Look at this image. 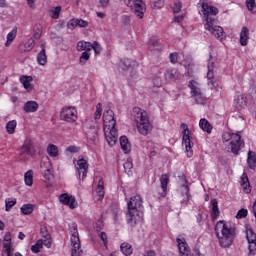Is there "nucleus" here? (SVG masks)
<instances>
[{
    "label": "nucleus",
    "mask_w": 256,
    "mask_h": 256,
    "mask_svg": "<svg viewBox=\"0 0 256 256\" xmlns=\"http://www.w3.org/2000/svg\"><path fill=\"white\" fill-rule=\"evenodd\" d=\"M215 233L220 247L229 249L237 237V227L225 220H220L215 225Z\"/></svg>",
    "instance_id": "f257e3e1"
},
{
    "label": "nucleus",
    "mask_w": 256,
    "mask_h": 256,
    "mask_svg": "<svg viewBox=\"0 0 256 256\" xmlns=\"http://www.w3.org/2000/svg\"><path fill=\"white\" fill-rule=\"evenodd\" d=\"M126 221L131 227L143 221V198L137 194L132 196L127 203Z\"/></svg>",
    "instance_id": "f03ea898"
},
{
    "label": "nucleus",
    "mask_w": 256,
    "mask_h": 256,
    "mask_svg": "<svg viewBox=\"0 0 256 256\" xmlns=\"http://www.w3.org/2000/svg\"><path fill=\"white\" fill-rule=\"evenodd\" d=\"M103 123L105 139L110 147H114L117 144L119 135L117 134V121L115 120L113 110L108 109L104 111Z\"/></svg>",
    "instance_id": "7ed1b4c3"
},
{
    "label": "nucleus",
    "mask_w": 256,
    "mask_h": 256,
    "mask_svg": "<svg viewBox=\"0 0 256 256\" xmlns=\"http://www.w3.org/2000/svg\"><path fill=\"white\" fill-rule=\"evenodd\" d=\"M132 115L140 135H149L153 129V125H151V119L149 118L147 111L140 107H134Z\"/></svg>",
    "instance_id": "20e7f679"
},
{
    "label": "nucleus",
    "mask_w": 256,
    "mask_h": 256,
    "mask_svg": "<svg viewBox=\"0 0 256 256\" xmlns=\"http://www.w3.org/2000/svg\"><path fill=\"white\" fill-rule=\"evenodd\" d=\"M222 140L226 150L234 155H239V151L245 147V141L241 139L238 133L224 132Z\"/></svg>",
    "instance_id": "39448f33"
},
{
    "label": "nucleus",
    "mask_w": 256,
    "mask_h": 256,
    "mask_svg": "<svg viewBox=\"0 0 256 256\" xmlns=\"http://www.w3.org/2000/svg\"><path fill=\"white\" fill-rule=\"evenodd\" d=\"M182 129V143L185 146V153L188 158L193 157V132L189 130L187 124L182 123L180 125Z\"/></svg>",
    "instance_id": "423d86ee"
},
{
    "label": "nucleus",
    "mask_w": 256,
    "mask_h": 256,
    "mask_svg": "<svg viewBox=\"0 0 256 256\" xmlns=\"http://www.w3.org/2000/svg\"><path fill=\"white\" fill-rule=\"evenodd\" d=\"M204 29L206 31H209L211 35H213L218 41H225L227 39V35L225 34V30H223V27L217 25V21L209 20L208 23L204 24Z\"/></svg>",
    "instance_id": "0eeeda50"
},
{
    "label": "nucleus",
    "mask_w": 256,
    "mask_h": 256,
    "mask_svg": "<svg viewBox=\"0 0 256 256\" xmlns=\"http://www.w3.org/2000/svg\"><path fill=\"white\" fill-rule=\"evenodd\" d=\"M71 256H82L83 255V250H81V240L79 239V232L77 230V225L72 226L71 230Z\"/></svg>",
    "instance_id": "6e6552de"
},
{
    "label": "nucleus",
    "mask_w": 256,
    "mask_h": 256,
    "mask_svg": "<svg viewBox=\"0 0 256 256\" xmlns=\"http://www.w3.org/2000/svg\"><path fill=\"white\" fill-rule=\"evenodd\" d=\"M124 3L130 9H134L135 15L138 17V19H143V17H145L147 7L143 0H124Z\"/></svg>",
    "instance_id": "1a4fd4ad"
},
{
    "label": "nucleus",
    "mask_w": 256,
    "mask_h": 256,
    "mask_svg": "<svg viewBox=\"0 0 256 256\" xmlns=\"http://www.w3.org/2000/svg\"><path fill=\"white\" fill-rule=\"evenodd\" d=\"M60 119L66 123H75L79 116L77 115V108L74 106H65L60 112Z\"/></svg>",
    "instance_id": "9d476101"
},
{
    "label": "nucleus",
    "mask_w": 256,
    "mask_h": 256,
    "mask_svg": "<svg viewBox=\"0 0 256 256\" xmlns=\"http://www.w3.org/2000/svg\"><path fill=\"white\" fill-rule=\"evenodd\" d=\"M201 7L206 23H209V20L210 22L217 21L219 10L216 7L209 5L205 0H202Z\"/></svg>",
    "instance_id": "9b49d317"
},
{
    "label": "nucleus",
    "mask_w": 256,
    "mask_h": 256,
    "mask_svg": "<svg viewBox=\"0 0 256 256\" xmlns=\"http://www.w3.org/2000/svg\"><path fill=\"white\" fill-rule=\"evenodd\" d=\"M188 87L190 89L191 97H193L196 103H203V93L201 88H199V82L195 80H190L188 82Z\"/></svg>",
    "instance_id": "f8f14e48"
},
{
    "label": "nucleus",
    "mask_w": 256,
    "mask_h": 256,
    "mask_svg": "<svg viewBox=\"0 0 256 256\" xmlns=\"http://www.w3.org/2000/svg\"><path fill=\"white\" fill-rule=\"evenodd\" d=\"M103 115V106L101 103H98L96 105V111L94 113V120L92 121V124H90V129L92 131V134L97 135L99 133V123H97L98 119H101V116Z\"/></svg>",
    "instance_id": "ddd939ff"
},
{
    "label": "nucleus",
    "mask_w": 256,
    "mask_h": 256,
    "mask_svg": "<svg viewBox=\"0 0 256 256\" xmlns=\"http://www.w3.org/2000/svg\"><path fill=\"white\" fill-rule=\"evenodd\" d=\"M21 155H27L28 157H35L37 150L32 140H26L20 148Z\"/></svg>",
    "instance_id": "4468645a"
},
{
    "label": "nucleus",
    "mask_w": 256,
    "mask_h": 256,
    "mask_svg": "<svg viewBox=\"0 0 256 256\" xmlns=\"http://www.w3.org/2000/svg\"><path fill=\"white\" fill-rule=\"evenodd\" d=\"M76 170L79 175V179H81L82 175V181H85L87 173L89 171V163L87 162V160H85V158L78 159Z\"/></svg>",
    "instance_id": "2eb2a0df"
},
{
    "label": "nucleus",
    "mask_w": 256,
    "mask_h": 256,
    "mask_svg": "<svg viewBox=\"0 0 256 256\" xmlns=\"http://www.w3.org/2000/svg\"><path fill=\"white\" fill-rule=\"evenodd\" d=\"M176 243L178 244L179 256H191V248L185 238H177Z\"/></svg>",
    "instance_id": "dca6fc26"
},
{
    "label": "nucleus",
    "mask_w": 256,
    "mask_h": 256,
    "mask_svg": "<svg viewBox=\"0 0 256 256\" xmlns=\"http://www.w3.org/2000/svg\"><path fill=\"white\" fill-rule=\"evenodd\" d=\"M59 201L62 203V205H66L70 209H77V200H75V198L69 194H61Z\"/></svg>",
    "instance_id": "f3484780"
},
{
    "label": "nucleus",
    "mask_w": 256,
    "mask_h": 256,
    "mask_svg": "<svg viewBox=\"0 0 256 256\" xmlns=\"http://www.w3.org/2000/svg\"><path fill=\"white\" fill-rule=\"evenodd\" d=\"M139 67V63L135 60H131L128 58H124L119 63V69H122V71H129V69L135 70Z\"/></svg>",
    "instance_id": "a211bd4d"
},
{
    "label": "nucleus",
    "mask_w": 256,
    "mask_h": 256,
    "mask_svg": "<svg viewBox=\"0 0 256 256\" xmlns=\"http://www.w3.org/2000/svg\"><path fill=\"white\" fill-rule=\"evenodd\" d=\"M11 249V232H7L4 236L2 256H13V254H11Z\"/></svg>",
    "instance_id": "6ab92c4d"
},
{
    "label": "nucleus",
    "mask_w": 256,
    "mask_h": 256,
    "mask_svg": "<svg viewBox=\"0 0 256 256\" xmlns=\"http://www.w3.org/2000/svg\"><path fill=\"white\" fill-rule=\"evenodd\" d=\"M214 69H215V63L209 61L207 79H208V85H211V89H215V87H217V82H215V78L213 74Z\"/></svg>",
    "instance_id": "aec40b11"
},
{
    "label": "nucleus",
    "mask_w": 256,
    "mask_h": 256,
    "mask_svg": "<svg viewBox=\"0 0 256 256\" xmlns=\"http://www.w3.org/2000/svg\"><path fill=\"white\" fill-rule=\"evenodd\" d=\"M234 106L238 111H241V109H245L247 107V96L243 94H239L234 99Z\"/></svg>",
    "instance_id": "412c9836"
},
{
    "label": "nucleus",
    "mask_w": 256,
    "mask_h": 256,
    "mask_svg": "<svg viewBox=\"0 0 256 256\" xmlns=\"http://www.w3.org/2000/svg\"><path fill=\"white\" fill-rule=\"evenodd\" d=\"M240 185L242 187V191L246 194L251 193V183L249 182V176H247V173L245 172L241 176Z\"/></svg>",
    "instance_id": "4be33fe9"
},
{
    "label": "nucleus",
    "mask_w": 256,
    "mask_h": 256,
    "mask_svg": "<svg viewBox=\"0 0 256 256\" xmlns=\"http://www.w3.org/2000/svg\"><path fill=\"white\" fill-rule=\"evenodd\" d=\"M169 185V174H162L160 177L161 197H167V186Z\"/></svg>",
    "instance_id": "5701e85b"
},
{
    "label": "nucleus",
    "mask_w": 256,
    "mask_h": 256,
    "mask_svg": "<svg viewBox=\"0 0 256 256\" xmlns=\"http://www.w3.org/2000/svg\"><path fill=\"white\" fill-rule=\"evenodd\" d=\"M248 43H249V28H247V26H244L240 31V45L242 47H247Z\"/></svg>",
    "instance_id": "b1692460"
},
{
    "label": "nucleus",
    "mask_w": 256,
    "mask_h": 256,
    "mask_svg": "<svg viewBox=\"0 0 256 256\" xmlns=\"http://www.w3.org/2000/svg\"><path fill=\"white\" fill-rule=\"evenodd\" d=\"M33 47H35V40L30 38L25 44H20L18 49L21 53H27L33 51Z\"/></svg>",
    "instance_id": "393cba45"
},
{
    "label": "nucleus",
    "mask_w": 256,
    "mask_h": 256,
    "mask_svg": "<svg viewBox=\"0 0 256 256\" xmlns=\"http://www.w3.org/2000/svg\"><path fill=\"white\" fill-rule=\"evenodd\" d=\"M120 147L126 155L131 153V143L129 142V138H127V136L120 137Z\"/></svg>",
    "instance_id": "a878e982"
},
{
    "label": "nucleus",
    "mask_w": 256,
    "mask_h": 256,
    "mask_svg": "<svg viewBox=\"0 0 256 256\" xmlns=\"http://www.w3.org/2000/svg\"><path fill=\"white\" fill-rule=\"evenodd\" d=\"M32 81H33V76L23 75L20 77V83H22L26 91H33V84H31Z\"/></svg>",
    "instance_id": "bb28decb"
},
{
    "label": "nucleus",
    "mask_w": 256,
    "mask_h": 256,
    "mask_svg": "<svg viewBox=\"0 0 256 256\" xmlns=\"http://www.w3.org/2000/svg\"><path fill=\"white\" fill-rule=\"evenodd\" d=\"M199 127L202 129V131H205L208 134H211V131H213V125L209 123V120L205 118H201L199 121Z\"/></svg>",
    "instance_id": "cd10ccee"
},
{
    "label": "nucleus",
    "mask_w": 256,
    "mask_h": 256,
    "mask_svg": "<svg viewBox=\"0 0 256 256\" xmlns=\"http://www.w3.org/2000/svg\"><path fill=\"white\" fill-rule=\"evenodd\" d=\"M23 109L25 113H35L39 109V104L35 101H28L24 104Z\"/></svg>",
    "instance_id": "c85d7f7f"
},
{
    "label": "nucleus",
    "mask_w": 256,
    "mask_h": 256,
    "mask_svg": "<svg viewBox=\"0 0 256 256\" xmlns=\"http://www.w3.org/2000/svg\"><path fill=\"white\" fill-rule=\"evenodd\" d=\"M211 205H212V212H211L212 219L214 220L219 219V215L221 214V212L219 211V202L217 201V199H212Z\"/></svg>",
    "instance_id": "c756f323"
},
{
    "label": "nucleus",
    "mask_w": 256,
    "mask_h": 256,
    "mask_svg": "<svg viewBox=\"0 0 256 256\" xmlns=\"http://www.w3.org/2000/svg\"><path fill=\"white\" fill-rule=\"evenodd\" d=\"M120 251L125 256H131L133 255V246L127 242H124L120 245Z\"/></svg>",
    "instance_id": "7c9ffc66"
},
{
    "label": "nucleus",
    "mask_w": 256,
    "mask_h": 256,
    "mask_svg": "<svg viewBox=\"0 0 256 256\" xmlns=\"http://www.w3.org/2000/svg\"><path fill=\"white\" fill-rule=\"evenodd\" d=\"M247 163L250 169H253V170L256 169V153L255 152L253 151L248 152Z\"/></svg>",
    "instance_id": "2f4dec72"
},
{
    "label": "nucleus",
    "mask_w": 256,
    "mask_h": 256,
    "mask_svg": "<svg viewBox=\"0 0 256 256\" xmlns=\"http://www.w3.org/2000/svg\"><path fill=\"white\" fill-rule=\"evenodd\" d=\"M43 35V26L41 24H35L33 28V39H36V41H39L41 39V36Z\"/></svg>",
    "instance_id": "473e14b6"
},
{
    "label": "nucleus",
    "mask_w": 256,
    "mask_h": 256,
    "mask_svg": "<svg viewBox=\"0 0 256 256\" xmlns=\"http://www.w3.org/2000/svg\"><path fill=\"white\" fill-rule=\"evenodd\" d=\"M16 37H17V27L13 28L12 31L7 34L5 47H9L11 43L15 41Z\"/></svg>",
    "instance_id": "72a5a7b5"
},
{
    "label": "nucleus",
    "mask_w": 256,
    "mask_h": 256,
    "mask_svg": "<svg viewBox=\"0 0 256 256\" xmlns=\"http://www.w3.org/2000/svg\"><path fill=\"white\" fill-rule=\"evenodd\" d=\"M49 157H59V147L54 144H48L46 149Z\"/></svg>",
    "instance_id": "f704fd0d"
},
{
    "label": "nucleus",
    "mask_w": 256,
    "mask_h": 256,
    "mask_svg": "<svg viewBox=\"0 0 256 256\" xmlns=\"http://www.w3.org/2000/svg\"><path fill=\"white\" fill-rule=\"evenodd\" d=\"M22 215H31L35 211V205L23 204L20 208Z\"/></svg>",
    "instance_id": "c9c22d12"
},
{
    "label": "nucleus",
    "mask_w": 256,
    "mask_h": 256,
    "mask_svg": "<svg viewBox=\"0 0 256 256\" xmlns=\"http://www.w3.org/2000/svg\"><path fill=\"white\" fill-rule=\"evenodd\" d=\"M24 183L27 187H33V170H28L24 174Z\"/></svg>",
    "instance_id": "e433bc0d"
},
{
    "label": "nucleus",
    "mask_w": 256,
    "mask_h": 256,
    "mask_svg": "<svg viewBox=\"0 0 256 256\" xmlns=\"http://www.w3.org/2000/svg\"><path fill=\"white\" fill-rule=\"evenodd\" d=\"M76 49L77 51H91V42L79 41Z\"/></svg>",
    "instance_id": "4c0bfd02"
},
{
    "label": "nucleus",
    "mask_w": 256,
    "mask_h": 256,
    "mask_svg": "<svg viewBox=\"0 0 256 256\" xmlns=\"http://www.w3.org/2000/svg\"><path fill=\"white\" fill-rule=\"evenodd\" d=\"M37 62L40 64V65H47V54H46V51H45V48H43L38 56H37Z\"/></svg>",
    "instance_id": "58836bf2"
},
{
    "label": "nucleus",
    "mask_w": 256,
    "mask_h": 256,
    "mask_svg": "<svg viewBox=\"0 0 256 256\" xmlns=\"http://www.w3.org/2000/svg\"><path fill=\"white\" fill-rule=\"evenodd\" d=\"M15 129H17V120L7 122L6 131L9 135H13V133H15Z\"/></svg>",
    "instance_id": "ea45409f"
},
{
    "label": "nucleus",
    "mask_w": 256,
    "mask_h": 256,
    "mask_svg": "<svg viewBox=\"0 0 256 256\" xmlns=\"http://www.w3.org/2000/svg\"><path fill=\"white\" fill-rule=\"evenodd\" d=\"M96 193L98 195V199L101 201L105 197V187L103 186V180H99L97 188H96Z\"/></svg>",
    "instance_id": "a19ab883"
},
{
    "label": "nucleus",
    "mask_w": 256,
    "mask_h": 256,
    "mask_svg": "<svg viewBox=\"0 0 256 256\" xmlns=\"http://www.w3.org/2000/svg\"><path fill=\"white\" fill-rule=\"evenodd\" d=\"M179 178L184 183L182 187H184L186 190V201H189V197H191V194H189V185H187V177L185 176V174H182L179 176Z\"/></svg>",
    "instance_id": "79ce46f5"
},
{
    "label": "nucleus",
    "mask_w": 256,
    "mask_h": 256,
    "mask_svg": "<svg viewBox=\"0 0 256 256\" xmlns=\"http://www.w3.org/2000/svg\"><path fill=\"white\" fill-rule=\"evenodd\" d=\"M246 238L248 243H256V234L253 229L246 230Z\"/></svg>",
    "instance_id": "37998d69"
},
{
    "label": "nucleus",
    "mask_w": 256,
    "mask_h": 256,
    "mask_svg": "<svg viewBox=\"0 0 256 256\" xmlns=\"http://www.w3.org/2000/svg\"><path fill=\"white\" fill-rule=\"evenodd\" d=\"M89 59H91V53H89V51H84L79 59L80 65H85Z\"/></svg>",
    "instance_id": "c03bdc74"
},
{
    "label": "nucleus",
    "mask_w": 256,
    "mask_h": 256,
    "mask_svg": "<svg viewBox=\"0 0 256 256\" xmlns=\"http://www.w3.org/2000/svg\"><path fill=\"white\" fill-rule=\"evenodd\" d=\"M15 205H17V200H13L11 198L5 199L6 211H11V209H13V207H15Z\"/></svg>",
    "instance_id": "a18cd8bd"
},
{
    "label": "nucleus",
    "mask_w": 256,
    "mask_h": 256,
    "mask_svg": "<svg viewBox=\"0 0 256 256\" xmlns=\"http://www.w3.org/2000/svg\"><path fill=\"white\" fill-rule=\"evenodd\" d=\"M93 49L95 55H100L101 51H103V47H101V44L97 41H94L91 44V50Z\"/></svg>",
    "instance_id": "49530a36"
},
{
    "label": "nucleus",
    "mask_w": 256,
    "mask_h": 256,
    "mask_svg": "<svg viewBox=\"0 0 256 256\" xmlns=\"http://www.w3.org/2000/svg\"><path fill=\"white\" fill-rule=\"evenodd\" d=\"M246 7L251 13H256V0H246Z\"/></svg>",
    "instance_id": "de8ad7c7"
},
{
    "label": "nucleus",
    "mask_w": 256,
    "mask_h": 256,
    "mask_svg": "<svg viewBox=\"0 0 256 256\" xmlns=\"http://www.w3.org/2000/svg\"><path fill=\"white\" fill-rule=\"evenodd\" d=\"M35 245H37L40 249H43V245L49 248L51 247V240H49V238H46L45 240L40 239L35 243Z\"/></svg>",
    "instance_id": "09e8293b"
},
{
    "label": "nucleus",
    "mask_w": 256,
    "mask_h": 256,
    "mask_svg": "<svg viewBox=\"0 0 256 256\" xmlns=\"http://www.w3.org/2000/svg\"><path fill=\"white\" fill-rule=\"evenodd\" d=\"M60 15H61V6H57L50 11V16L52 17V19H59Z\"/></svg>",
    "instance_id": "8fccbe9b"
},
{
    "label": "nucleus",
    "mask_w": 256,
    "mask_h": 256,
    "mask_svg": "<svg viewBox=\"0 0 256 256\" xmlns=\"http://www.w3.org/2000/svg\"><path fill=\"white\" fill-rule=\"evenodd\" d=\"M164 6H165V1H163V0H152L151 1V7L153 9H161Z\"/></svg>",
    "instance_id": "3c124183"
},
{
    "label": "nucleus",
    "mask_w": 256,
    "mask_h": 256,
    "mask_svg": "<svg viewBox=\"0 0 256 256\" xmlns=\"http://www.w3.org/2000/svg\"><path fill=\"white\" fill-rule=\"evenodd\" d=\"M148 45H149L148 47H149L150 51H155V50L159 49V41H157L156 38L150 39Z\"/></svg>",
    "instance_id": "603ef678"
},
{
    "label": "nucleus",
    "mask_w": 256,
    "mask_h": 256,
    "mask_svg": "<svg viewBox=\"0 0 256 256\" xmlns=\"http://www.w3.org/2000/svg\"><path fill=\"white\" fill-rule=\"evenodd\" d=\"M166 79H169L170 81H173L174 79H177V71L174 69H168L165 74Z\"/></svg>",
    "instance_id": "864d4df0"
},
{
    "label": "nucleus",
    "mask_w": 256,
    "mask_h": 256,
    "mask_svg": "<svg viewBox=\"0 0 256 256\" xmlns=\"http://www.w3.org/2000/svg\"><path fill=\"white\" fill-rule=\"evenodd\" d=\"M249 215V211L245 208L240 209L236 214V219H245Z\"/></svg>",
    "instance_id": "5fc2aeb1"
},
{
    "label": "nucleus",
    "mask_w": 256,
    "mask_h": 256,
    "mask_svg": "<svg viewBox=\"0 0 256 256\" xmlns=\"http://www.w3.org/2000/svg\"><path fill=\"white\" fill-rule=\"evenodd\" d=\"M182 9H183V4L181 3L180 0H176L174 2V7H173L174 13H181Z\"/></svg>",
    "instance_id": "6e6d98bb"
},
{
    "label": "nucleus",
    "mask_w": 256,
    "mask_h": 256,
    "mask_svg": "<svg viewBox=\"0 0 256 256\" xmlns=\"http://www.w3.org/2000/svg\"><path fill=\"white\" fill-rule=\"evenodd\" d=\"M249 255H256V242H248Z\"/></svg>",
    "instance_id": "4d7b16f0"
},
{
    "label": "nucleus",
    "mask_w": 256,
    "mask_h": 256,
    "mask_svg": "<svg viewBox=\"0 0 256 256\" xmlns=\"http://www.w3.org/2000/svg\"><path fill=\"white\" fill-rule=\"evenodd\" d=\"M125 173H131V170L133 169V162L126 161L123 165Z\"/></svg>",
    "instance_id": "13d9d810"
},
{
    "label": "nucleus",
    "mask_w": 256,
    "mask_h": 256,
    "mask_svg": "<svg viewBox=\"0 0 256 256\" xmlns=\"http://www.w3.org/2000/svg\"><path fill=\"white\" fill-rule=\"evenodd\" d=\"M75 27H78L77 19L73 18V19L69 20V22L67 23V28L70 29L71 31H73V29H75Z\"/></svg>",
    "instance_id": "bf43d9fd"
},
{
    "label": "nucleus",
    "mask_w": 256,
    "mask_h": 256,
    "mask_svg": "<svg viewBox=\"0 0 256 256\" xmlns=\"http://www.w3.org/2000/svg\"><path fill=\"white\" fill-rule=\"evenodd\" d=\"M169 58L170 61L175 64L177 61H179V54L177 52L171 53Z\"/></svg>",
    "instance_id": "052dcab7"
},
{
    "label": "nucleus",
    "mask_w": 256,
    "mask_h": 256,
    "mask_svg": "<svg viewBox=\"0 0 256 256\" xmlns=\"http://www.w3.org/2000/svg\"><path fill=\"white\" fill-rule=\"evenodd\" d=\"M66 151H68V153H79V147L69 146L66 148Z\"/></svg>",
    "instance_id": "680f3d73"
},
{
    "label": "nucleus",
    "mask_w": 256,
    "mask_h": 256,
    "mask_svg": "<svg viewBox=\"0 0 256 256\" xmlns=\"http://www.w3.org/2000/svg\"><path fill=\"white\" fill-rule=\"evenodd\" d=\"M99 237H100L101 241H103L104 245L107 247V233L101 232L99 234Z\"/></svg>",
    "instance_id": "e2e57ef3"
},
{
    "label": "nucleus",
    "mask_w": 256,
    "mask_h": 256,
    "mask_svg": "<svg viewBox=\"0 0 256 256\" xmlns=\"http://www.w3.org/2000/svg\"><path fill=\"white\" fill-rule=\"evenodd\" d=\"M78 27H87L89 25V22L83 20V19H77Z\"/></svg>",
    "instance_id": "0e129e2a"
},
{
    "label": "nucleus",
    "mask_w": 256,
    "mask_h": 256,
    "mask_svg": "<svg viewBox=\"0 0 256 256\" xmlns=\"http://www.w3.org/2000/svg\"><path fill=\"white\" fill-rule=\"evenodd\" d=\"M97 233H99L100 231L103 230V221L101 220H98L97 223H96V227H95Z\"/></svg>",
    "instance_id": "69168bd1"
},
{
    "label": "nucleus",
    "mask_w": 256,
    "mask_h": 256,
    "mask_svg": "<svg viewBox=\"0 0 256 256\" xmlns=\"http://www.w3.org/2000/svg\"><path fill=\"white\" fill-rule=\"evenodd\" d=\"M122 21H123V24L124 25H130L131 24V17L130 16H127V15H124L122 17Z\"/></svg>",
    "instance_id": "338daca9"
},
{
    "label": "nucleus",
    "mask_w": 256,
    "mask_h": 256,
    "mask_svg": "<svg viewBox=\"0 0 256 256\" xmlns=\"http://www.w3.org/2000/svg\"><path fill=\"white\" fill-rule=\"evenodd\" d=\"M144 256H157V253L155 250H147L145 251Z\"/></svg>",
    "instance_id": "774afa93"
}]
</instances>
